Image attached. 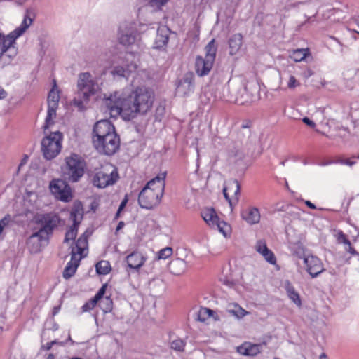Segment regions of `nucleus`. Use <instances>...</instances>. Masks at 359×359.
<instances>
[{"instance_id":"f257e3e1","label":"nucleus","mask_w":359,"mask_h":359,"mask_svg":"<svg viewBox=\"0 0 359 359\" xmlns=\"http://www.w3.org/2000/svg\"><path fill=\"white\" fill-rule=\"evenodd\" d=\"M154 100L153 91L142 86L134 90L116 91L104 98V104L111 116L120 115L125 120H130L139 114H145L152 107Z\"/></svg>"},{"instance_id":"f03ea898","label":"nucleus","mask_w":359,"mask_h":359,"mask_svg":"<svg viewBox=\"0 0 359 359\" xmlns=\"http://www.w3.org/2000/svg\"><path fill=\"white\" fill-rule=\"evenodd\" d=\"M35 17L34 11L29 8L26 10L21 25L8 34L0 33V62L2 67L9 65L18 54L16 40L22 36L32 24Z\"/></svg>"},{"instance_id":"7ed1b4c3","label":"nucleus","mask_w":359,"mask_h":359,"mask_svg":"<svg viewBox=\"0 0 359 359\" xmlns=\"http://www.w3.org/2000/svg\"><path fill=\"white\" fill-rule=\"evenodd\" d=\"M165 173H161L150 181L141 190L138 203L142 208L152 209L159 204L165 187Z\"/></svg>"},{"instance_id":"20e7f679","label":"nucleus","mask_w":359,"mask_h":359,"mask_svg":"<svg viewBox=\"0 0 359 359\" xmlns=\"http://www.w3.org/2000/svg\"><path fill=\"white\" fill-rule=\"evenodd\" d=\"M77 88V93L72 104L79 111H83L84 104H88L90 97L96 94L99 90V86L89 72H83L79 74Z\"/></svg>"},{"instance_id":"39448f33","label":"nucleus","mask_w":359,"mask_h":359,"mask_svg":"<svg viewBox=\"0 0 359 359\" xmlns=\"http://www.w3.org/2000/svg\"><path fill=\"white\" fill-rule=\"evenodd\" d=\"M86 163L84 159L76 154H72L65 158V164L62 168V177L69 182H78L85 173Z\"/></svg>"},{"instance_id":"423d86ee","label":"nucleus","mask_w":359,"mask_h":359,"mask_svg":"<svg viewBox=\"0 0 359 359\" xmlns=\"http://www.w3.org/2000/svg\"><path fill=\"white\" fill-rule=\"evenodd\" d=\"M217 46L215 39H212L205 47V56H197L195 68L199 76H204L209 74L213 67L216 57Z\"/></svg>"},{"instance_id":"0eeeda50","label":"nucleus","mask_w":359,"mask_h":359,"mask_svg":"<svg viewBox=\"0 0 359 359\" xmlns=\"http://www.w3.org/2000/svg\"><path fill=\"white\" fill-rule=\"evenodd\" d=\"M118 178L117 169L111 165H108L96 171L93 178V184L98 188H105L115 184Z\"/></svg>"},{"instance_id":"6e6552de","label":"nucleus","mask_w":359,"mask_h":359,"mask_svg":"<svg viewBox=\"0 0 359 359\" xmlns=\"http://www.w3.org/2000/svg\"><path fill=\"white\" fill-rule=\"evenodd\" d=\"M62 137V133L57 131L51 133L42 140L41 151L45 158L51 160L60 152Z\"/></svg>"},{"instance_id":"1a4fd4ad","label":"nucleus","mask_w":359,"mask_h":359,"mask_svg":"<svg viewBox=\"0 0 359 359\" xmlns=\"http://www.w3.org/2000/svg\"><path fill=\"white\" fill-rule=\"evenodd\" d=\"M60 222L59 215L55 212L39 214L35 217V223L40 225L37 231L48 239L54 229L60 224Z\"/></svg>"},{"instance_id":"9d476101","label":"nucleus","mask_w":359,"mask_h":359,"mask_svg":"<svg viewBox=\"0 0 359 359\" xmlns=\"http://www.w3.org/2000/svg\"><path fill=\"white\" fill-rule=\"evenodd\" d=\"M93 144L100 154L111 156L119 149L120 138L116 132L111 133L103 138L94 139Z\"/></svg>"},{"instance_id":"9b49d317","label":"nucleus","mask_w":359,"mask_h":359,"mask_svg":"<svg viewBox=\"0 0 359 359\" xmlns=\"http://www.w3.org/2000/svg\"><path fill=\"white\" fill-rule=\"evenodd\" d=\"M68 181L63 179H54L50 181L49 188L51 193L63 202H69L72 198V189Z\"/></svg>"},{"instance_id":"f8f14e48","label":"nucleus","mask_w":359,"mask_h":359,"mask_svg":"<svg viewBox=\"0 0 359 359\" xmlns=\"http://www.w3.org/2000/svg\"><path fill=\"white\" fill-rule=\"evenodd\" d=\"M201 217L209 226L217 229L219 232L226 235V229L228 228L227 224L225 222L219 221L213 208H204L201 211Z\"/></svg>"},{"instance_id":"ddd939ff","label":"nucleus","mask_w":359,"mask_h":359,"mask_svg":"<svg viewBox=\"0 0 359 359\" xmlns=\"http://www.w3.org/2000/svg\"><path fill=\"white\" fill-rule=\"evenodd\" d=\"M240 189V184L236 180L231 179L225 183L223 194L231 209L238 202Z\"/></svg>"},{"instance_id":"4468645a","label":"nucleus","mask_w":359,"mask_h":359,"mask_svg":"<svg viewBox=\"0 0 359 359\" xmlns=\"http://www.w3.org/2000/svg\"><path fill=\"white\" fill-rule=\"evenodd\" d=\"M114 132L115 127L109 121L100 120L94 125L92 139H101Z\"/></svg>"},{"instance_id":"2eb2a0df","label":"nucleus","mask_w":359,"mask_h":359,"mask_svg":"<svg viewBox=\"0 0 359 359\" xmlns=\"http://www.w3.org/2000/svg\"><path fill=\"white\" fill-rule=\"evenodd\" d=\"M304 262L306 264V271L312 278L317 277L324 271L323 264L317 257L311 255L304 257Z\"/></svg>"},{"instance_id":"dca6fc26","label":"nucleus","mask_w":359,"mask_h":359,"mask_svg":"<svg viewBox=\"0 0 359 359\" xmlns=\"http://www.w3.org/2000/svg\"><path fill=\"white\" fill-rule=\"evenodd\" d=\"M137 31L133 27L128 26H121L118 29V39L121 44L123 46H130L136 41Z\"/></svg>"},{"instance_id":"f3484780","label":"nucleus","mask_w":359,"mask_h":359,"mask_svg":"<svg viewBox=\"0 0 359 359\" xmlns=\"http://www.w3.org/2000/svg\"><path fill=\"white\" fill-rule=\"evenodd\" d=\"M248 145L244 146L241 142H236L229 151V158L235 163H238L249 155Z\"/></svg>"},{"instance_id":"a211bd4d","label":"nucleus","mask_w":359,"mask_h":359,"mask_svg":"<svg viewBox=\"0 0 359 359\" xmlns=\"http://www.w3.org/2000/svg\"><path fill=\"white\" fill-rule=\"evenodd\" d=\"M137 65L134 62L126 64L124 65H116L111 70V74L114 79H128L131 73L135 72Z\"/></svg>"},{"instance_id":"6ab92c4d","label":"nucleus","mask_w":359,"mask_h":359,"mask_svg":"<svg viewBox=\"0 0 359 359\" xmlns=\"http://www.w3.org/2000/svg\"><path fill=\"white\" fill-rule=\"evenodd\" d=\"M48 240V238L36 231L28 238L27 244L32 253H37L41 250V242Z\"/></svg>"},{"instance_id":"aec40b11","label":"nucleus","mask_w":359,"mask_h":359,"mask_svg":"<svg viewBox=\"0 0 359 359\" xmlns=\"http://www.w3.org/2000/svg\"><path fill=\"white\" fill-rule=\"evenodd\" d=\"M257 252L261 254L265 260L271 264H275L276 262V257L273 252L269 250L266 243L263 240H259L255 246Z\"/></svg>"},{"instance_id":"412c9836","label":"nucleus","mask_w":359,"mask_h":359,"mask_svg":"<svg viewBox=\"0 0 359 359\" xmlns=\"http://www.w3.org/2000/svg\"><path fill=\"white\" fill-rule=\"evenodd\" d=\"M194 74L191 72L184 74L182 80H181V93L184 96L189 95L194 90Z\"/></svg>"},{"instance_id":"4be33fe9","label":"nucleus","mask_w":359,"mask_h":359,"mask_svg":"<svg viewBox=\"0 0 359 359\" xmlns=\"http://www.w3.org/2000/svg\"><path fill=\"white\" fill-rule=\"evenodd\" d=\"M146 258L139 252H133L126 257L128 266L138 271L144 264Z\"/></svg>"},{"instance_id":"5701e85b","label":"nucleus","mask_w":359,"mask_h":359,"mask_svg":"<svg viewBox=\"0 0 359 359\" xmlns=\"http://www.w3.org/2000/svg\"><path fill=\"white\" fill-rule=\"evenodd\" d=\"M241 217L250 225L257 224L260 220L259 210L255 207L248 208L241 212Z\"/></svg>"},{"instance_id":"b1692460","label":"nucleus","mask_w":359,"mask_h":359,"mask_svg":"<svg viewBox=\"0 0 359 359\" xmlns=\"http://www.w3.org/2000/svg\"><path fill=\"white\" fill-rule=\"evenodd\" d=\"M71 254V260L67 264L63 271V278L66 280L72 277L76 271L77 267L79 265V262L81 257L75 256V253Z\"/></svg>"},{"instance_id":"393cba45","label":"nucleus","mask_w":359,"mask_h":359,"mask_svg":"<svg viewBox=\"0 0 359 359\" xmlns=\"http://www.w3.org/2000/svg\"><path fill=\"white\" fill-rule=\"evenodd\" d=\"M259 344H253L250 342H245L237 348V351L241 355L246 356H255L261 352Z\"/></svg>"},{"instance_id":"a878e982","label":"nucleus","mask_w":359,"mask_h":359,"mask_svg":"<svg viewBox=\"0 0 359 359\" xmlns=\"http://www.w3.org/2000/svg\"><path fill=\"white\" fill-rule=\"evenodd\" d=\"M83 204L81 201H74L70 211V219L72 220L73 224L79 225L83 219Z\"/></svg>"},{"instance_id":"bb28decb","label":"nucleus","mask_w":359,"mask_h":359,"mask_svg":"<svg viewBox=\"0 0 359 359\" xmlns=\"http://www.w3.org/2000/svg\"><path fill=\"white\" fill-rule=\"evenodd\" d=\"M243 44V35L240 33L234 34L229 39L228 45L229 54L234 55L238 53Z\"/></svg>"},{"instance_id":"cd10ccee","label":"nucleus","mask_w":359,"mask_h":359,"mask_svg":"<svg viewBox=\"0 0 359 359\" xmlns=\"http://www.w3.org/2000/svg\"><path fill=\"white\" fill-rule=\"evenodd\" d=\"M85 232L83 234H82L76 241L75 246H71L72 250L71 253H75V256L78 257V255H80V257H82V254L83 251L87 249L88 246V236L86 235Z\"/></svg>"},{"instance_id":"c85d7f7f","label":"nucleus","mask_w":359,"mask_h":359,"mask_svg":"<svg viewBox=\"0 0 359 359\" xmlns=\"http://www.w3.org/2000/svg\"><path fill=\"white\" fill-rule=\"evenodd\" d=\"M285 289L290 299H291L297 306L301 307L302 300L300 296L290 281H285Z\"/></svg>"},{"instance_id":"c756f323","label":"nucleus","mask_w":359,"mask_h":359,"mask_svg":"<svg viewBox=\"0 0 359 359\" xmlns=\"http://www.w3.org/2000/svg\"><path fill=\"white\" fill-rule=\"evenodd\" d=\"M163 32H166V30L164 28L158 29L157 31V36L155 40L154 48H161L166 45L168 41V36L166 33L163 34Z\"/></svg>"},{"instance_id":"7c9ffc66","label":"nucleus","mask_w":359,"mask_h":359,"mask_svg":"<svg viewBox=\"0 0 359 359\" xmlns=\"http://www.w3.org/2000/svg\"><path fill=\"white\" fill-rule=\"evenodd\" d=\"M58 106L48 105L47 116L45 120V124L43 126L44 133H46L47 129L50 125L53 124L54 122L53 118L56 116V109Z\"/></svg>"},{"instance_id":"2f4dec72","label":"nucleus","mask_w":359,"mask_h":359,"mask_svg":"<svg viewBox=\"0 0 359 359\" xmlns=\"http://www.w3.org/2000/svg\"><path fill=\"white\" fill-rule=\"evenodd\" d=\"M309 54V50L308 48L297 49L291 53L290 57L294 62H298L304 60Z\"/></svg>"},{"instance_id":"473e14b6","label":"nucleus","mask_w":359,"mask_h":359,"mask_svg":"<svg viewBox=\"0 0 359 359\" xmlns=\"http://www.w3.org/2000/svg\"><path fill=\"white\" fill-rule=\"evenodd\" d=\"M95 269L97 273L100 275H107L111 269L110 263L106 260H101L95 264Z\"/></svg>"},{"instance_id":"72a5a7b5","label":"nucleus","mask_w":359,"mask_h":359,"mask_svg":"<svg viewBox=\"0 0 359 359\" xmlns=\"http://www.w3.org/2000/svg\"><path fill=\"white\" fill-rule=\"evenodd\" d=\"M57 87L56 82L54 81V85L50 90L48 96V105L58 106L60 100L59 92L55 90Z\"/></svg>"},{"instance_id":"f704fd0d","label":"nucleus","mask_w":359,"mask_h":359,"mask_svg":"<svg viewBox=\"0 0 359 359\" xmlns=\"http://www.w3.org/2000/svg\"><path fill=\"white\" fill-rule=\"evenodd\" d=\"M226 312L238 318H243L247 314V311L238 304H233L232 306H230L226 309Z\"/></svg>"},{"instance_id":"c9c22d12","label":"nucleus","mask_w":359,"mask_h":359,"mask_svg":"<svg viewBox=\"0 0 359 359\" xmlns=\"http://www.w3.org/2000/svg\"><path fill=\"white\" fill-rule=\"evenodd\" d=\"M290 248L293 255L297 256L299 258H302L304 256V248L302 243L297 242L291 243Z\"/></svg>"},{"instance_id":"e433bc0d","label":"nucleus","mask_w":359,"mask_h":359,"mask_svg":"<svg viewBox=\"0 0 359 359\" xmlns=\"http://www.w3.org/2000/svg\"><path fill=\"white\" fill-rule=\"evenodd\" d=\"M79 225L72 224L65 233L64 242L68 243L71 240H74L77 235Z\"/></svg>"},{"instance_id":"4c0bfd02","label":"nucleus","mask_w":359,"mask_h":359,"mask_svg":"<svg viewBox=\"0 0 359 359\" xmlns=\"http://www.w3.org/2000/svg\"><path fill=\"white\" fill-rule=\"evenodd\" d=\"M172 254V249L170 247H166L161 249L157 255V259H165L170 257Z\"/></svg>"},{"instance_id":"58836bf2","label":"nucleus","mask_w":359,"mask_h":359,"mask_svg":"<svg viewBox=\"0 0 359 359\" xmlns=\"http://www.w3.org/2000/svg\"><path fill=\"white\" fill-rule=\"evenodd\" d=\"M97 302H98L95 299H94V297L91 298L89 301L86 302L82 306L81 311L83 313H84V312H88V311H91L92 309H93L95 308V306H96Z\"/></svg>"},{"instance_id":"ea45409f","label":"nucleus","mask_w":359,"mask_h":359,"mask_svg":"<svg viewBox=\"0 0 359 359\" xmlns=\"http://www.w3.org/2000/svg\"><path fill=\"white\" fill-rule=\"evenodd\" d=\"M165 113V108L162 104H159L156 107L155 111V119L156 121H161L162 118L164 116Z\"/></svg>"},{"instance_id":"a19ab883","label":"nucleus","mask_w":359,"mask_h":359,"mask_svg":"<svg viewBox=\"0 0 359 359\" xmlns=\"http://www.w3.org/2000/svg\"><path fill=\"white\" fill-rule=\"evenodd\" d=\"M300 82L296 79L293 75L289 76V80L287 81V88L290 90L294 89L296 87L299 86Z\"/></svg>"},{"instance_id":"79ce46f5","label":"nucleus","mask_w":359,"mask_h":359,"mask_svg":"<svg viewBox=\"0 0 359 359\" xmlns=\"http://www.w3.org/2000/svg\"><path fill=\"white\" fill-rule=\"evenodd\" d=\"M107 285L104 284L98 290V292L96 293V294L93 297L94 299H95L97 302L100 300L104 295L106 292Z\"/></svg>"},{"instance_id":"37998d69","label":"nucleus","mask_w":359,"mask_h":359,"mask_svg":"<svg viewBox=\"0 0 359 359\" xmlns=\"http://www.w3.org/2000/svg\"><path fill=\"white\" fill-rule=\"evenodd\" d=\"M219 280L223 285H226V287H228L229 288L233 287L236 285V283L234 280H233L226 276L224 278H221Z\"/></svg>"},{"instance_id":"c03bdc74","label":"nucleus","mask_w":359,"mask_h":359,"mask_svg":"<svg viewBox=\"0 0 359 359\" xmlns=\"http://www.w3.org/2000/svg\"><path fill=\"white\" fill-rule=\"evenodd\" d=\"M149 1L152 6L161 9V7L167 3L168 0H149Z\"/></svg>"},{"instance_id":"a18cd8bd","label":"nucleus","mask_w":359,"mask_h":359,"mask_svg":"<svg viewBox=\"0 0 359 359\" xmlns=\"http://www.w3.org/2000/svg\"><path fill=\"white\" fill-rule=\"evenodd\" d=\"M10 219V215H6L0 220V234L2 233L4 229L8 224Z\"/></svg>"},{"instance_id":"49530a36","label":"nucleus","mask_w":359,"mask_h":359,"mask_svg":"<svg viewBox=\"0 0 359 359\" xmlns=\"http://www.w3.org/2000/svg\"><path fill=\"white\" fill-rule=\"evenodd\" d=\"M337 239L338 243H344V245L348 243V241H350L346 238V236L342 231L338 232Z\"/></svg>"},{"instance_id":"de8ad7c7","label":"nucleus","mask_w":359,"mask_h":359,"mask_svg":"<svg viewBox=\"0 0 359 359\" xmlns=\"http://www.w3.org/2000/svg\"><path fill=\"white\" fill-rule=\"evenodd\" d=\"M103 302L106 304V307L104 309L105 312L111 311L112 309L113 302L109 297L104 298Z\"/></svg>"},{"instance_id":"09e8293b","label":"nucleus","mask_w":359,"mask_h":359,"mask_svg":"<svg viewBox=\"0 0 359 359\" xmlns=\"http://www.w3.org/2000/svg\"><path fill=\"white\" fill-rule=\"evenodd\" d=\"M337 162L349 166H352L355 164V161L349 158H341L338 160Z\"/></svg>"},{"instance_id":"8fccbe9b","label":"nucleus","mask_w":359,"mask_h":359,"mask_svg":"<svg viewBox=\"0 0 359 359\" xmlns=\"http://www.w3.org/2000/svg\"><path fill=\"white\" fill-rule=\"evenodd\" d=\"M345 250L353 255H358V252L351 246V243L348 241V243L345 244Z\"/></svg>"},{"instance_id":"3c124183","label":"nucleus","mask_w":359,"mask_h":359,"mask_svg":"<svg viewBox=\"0 0 359 359\" xmlns=\"http://www.w3.org/2000/svg\"><path fill=\"white\" fill-rule=\"evenodd\" d=\"M302 121L304 123L311 128H314L316 126L315 123L307 117H304Z\"/></svg>"},{"instance_id":"603ef678","label":"nucleus","mask_w":359,"mask_h":359,"mask_svg":"<svg viewBox=\"0 0 359 359\" xmlns=\"http://www.w3.org/2000/svg\"><path fill=\"white\" fill-rule=\"evenodd\" d=\"M127 203H128V198H127V196H126V197L123 199L121 204L119 205V207H118L119 211L123 210V209L126 207Z\"/></svg>"},{"instance_id":"864d4df0","label":"nucleus","mask_w":359,"mask_h":359,"mask_svg":"<svg viewBox=\"0 0 359 359\" xmlns=\"http://www.w3.org/2000/svg\"><path fill=\"white\" fill-rule=\"evenodd\" d=\"M171 347H172V348H173L176 351H180V342L177 340H174L171 343Z\"/></svg>"},{"instance_id":"5fc2aeb1","label":"nucleus","mask_w":359,"mask_h":359,"mask_svg":"<svg viewBox=\"0 0 359 359\" xmlns=\"http://www.w3.org/2000/svg\"><path fill=\"white\" fill-rule=\"evenodd\" d=\"M7 95V92L1 86H0V100L6 98Z\"/></svg>"},{"instance_id":"6e6d98bb","label":"nucleus","mask_w":359,"mask_h":359,"mask_svg":"<svg viewBox=\"0 0 359 359\" xmlns=\"http://www.w3.org/2000/svg\"><path fill=\"white\" fill-rule=\"evenodd\" d=\"M53 346V343L48 342L46 345H43L41 348L43 350L49 351L50 350Z\"/></svg>"},{"instance_id":"4d7b16f0","label":"nucleus","mask_w":359,"mask_h":359,"mask_svg":"<svg viewBox=\"0 0 359 359\" xmlns=\"http://www.w3.org/2000/svg\"><path fill=\"white\" fill-rule=\"evenodd\" d=\"M124 226H125V223L123 221L119 222L116 226V233H117L121 229H123Z\"/></svg>"},{"instance_id":"13d9d810","label":"nucleus","mask_w":359,"mask_h":359,"mask_svg":"<svg viewBox=\"0 0 359 359\" xmlns=\"http://www.w3.org/2000/svg\"><path fill=\"white\" fill-rule=\"evenodd\" d=\"M305 204H306L309 208H310L311 209H313V210L316 209V205H315L313 203H312L311 201H305Z\"/></svg>"},{"instance_id":"bf43d9fd","label":"nucleus","mask_w":359,"mask_h":359,"mask_svg":"<svg viewBox=\"0 0 359 359\" xmlns=\"http://www.w3.org/2000/svg\"><path fill=\"white\" fill-rule=\"evenodd\" d=\"M27 159H28V156L27 155H25V157L22 159V161L18 166V169H20L21 168V166H22L23 165H25L27 163Z\"/></svg>"},{"instance_id":"052dcab7","label":"nucleus","mask_w":359,"mask_h":359,"mask_svg":"<svg viewBox=\"0 0 359 359\" xmlns=\"http://www.w3.org/2000/svg\"><path fill=\"white\" fill-rule=\"evenodd\" d=\"M59 309H60V306H55L53 308V315H55L57 313V312L59 311Z\"/></svg>"},{"instance_id":"680f3d73","label":"nucleus","mask_w":359,"mask_h":359,"mask_svg":"<svg viewBox=\"0 0 359 359\" xmlns=\"http://www.w3.org/2000/svg\"><path fill=\"white\" fill-rule=\"evenodd\" d=\"M319 359H328L327 355L325 353H322L320 355V358Z\"/></svg>"},{"instance_id":"e2e57ef3","label":"nucleus","mask_w":359,"mask_h":359,"mask_svg":"<svg viewBox=\"0 0 359 359\" xmlns=\"http://www.w3.org/2000/svg\"><path fill=\"white\" fill-rule=\"evenodd\" d=\"M55 357L54 355V354L53 353H50L48 354V355L47 356V358L46 359H55Z\"/></svg>"},{"instance_id":"0e129e2a","label":"nucleus","mask_w":359,"mask_h":359,"mask_svg":"<svg viewBox=\"0 0 359 359\" xmlns=\"http://www.w3.org/2000/svg\"><path fill=\"white\" fill-rule=\"evenodd\" d=\"M121 211H119V209H118L116 213V215H115V219H118L119 217H120V213H121Z\"/></svg>"},{"instance_id":"69168bd1","label":"nucleus","mask_w":359,"mask_h":359,"mask_svg":"<svg viewBox=\"0 0 359 359\" xmlns=\"http://www.w3.org/2000/svg\"><path fill=\"white\" fill-rule=\"evenodd\" d=\"M67 340L71 341L72 344H73L74 343V341L72 339L71 336L69 334Z\"/></svg>"},{"instance_id":"338daca9","label":"nucleus","mask_w":359,"mask_h":359,"mask_svg":"<svg viewBox=\"0 0 359 359\" xmlns=\"http://www.w3.org/2000/svg\"><path fill=\"white\" fill-rule=\"evenodd\" d=\"M205 312L210 315L212 313V311L208 309H205Z\"/></svg>"},{"instance_id":"774afa93","label":"nucleus","mask_w":359,"mask_h":359,"mask_svg":"<svg viewBox=\"0 0 359 359\" xmlns=\"http://www.w3.org/2000/svg\"><path fill=\"white\" fill-rule=\"evenodd\" d=\"M50 343H53V345L60 344L57 340L52 341Z\"/></svg>"}]
</instances>
